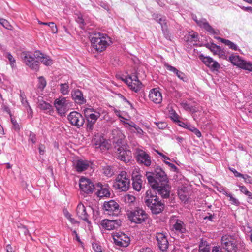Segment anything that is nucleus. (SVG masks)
Listing matches in <instances>:
<instances>
[{
    "mask_svg": "<svg viewBox=\"0 0 252 252\" xmlns=\"http://www.w3.org/2000/svg\"><path fill=\"white\" fill-rule=\"evenodd\" d=\"M92 45L97 52H101L112 43L111 38L101 32H94L90 35Z\"/></svg>",
    "mask_w": 252,
    "mask_h": 252,
    "instance_id": "nucleus-1",
    "label": "nucleus"
},
{
    "mask_svg": "<svg viewBox=\"0 0 252 252\" xmlns=\"http://www.w3.org/2000/svg\"><path fill=\"white\" fill-rule=\"evenodd\" d=\"M148 183L152 188L157 191L162 197L167 198L169 197L170 193L171 187L168 182H162L159 183L154 180L153 174L151 172H147L145 174Z\"/></svg>",
    "mask_w": 252,
    "mask_h": 252,
    "instance_id": "nucleus-2",
    "label": "nucleus"
},
{
    "mask_svg": "<svg viewBox=\"0 0 252 252\" xmlns=\"http://www.w3.org/2000/svg\"><path fill=\"white\" fill-rule=\"evenodd\" d=\"M118 135L119 139L115 142L114 148L118 159L126 163L130 160V152L126 150V147L124 141V135L122 132L118 130Z\"/></svg>",
    "mask_w": 252,
    "mask_h": 252,
    "instance_id": "nucleus-3",
    "label": "nucleus"
},
{
    "mask_svg": "<svg viewBox=\"0 0 252 252\" xmlns=\"http://www.w3.org/2000/svg\"><path fill=\"white\" fill-rule=\"evenodd\" d=\"M129 176L125 171L120 172L113 184V187L120 191H126L129 188Z\"/></svg>",
    "mask_w": 252,
    "mask_h": 252,
    "instance_id": "nucleus-4",
    "label": "nucleus"
},
{
    "mask_svg": "<svg viewBox=\"0 0 252 252\" xmlns=\"http://www.w3.org/2000/svg\"><path fill=\"white\" fill-rule=\"evenodd\" d=\"M128 220L136 224H141L145 222L148 218V215L142 209L137 208L132 211L127 212Z\"/></svg>",
    "mask_w": 252,
    "mask_h": 252,
    "instance_id": "nucleus-5",
    "label": "nucleus"
},
{
    "mask_svg": "<svg viewBox=\"0 0 252 252\" xmlns=\"http://www.w3.org/2000/svg\"><path fill=\"white\" fill-rule=\"evenodd\" d=\"M103 209L105 215L112 216H118L121 212L119 204L114 200L105 201L103 203Z\"/></svg>",
    "mask_w": 252,
    "mask_h": 252,
    "instance_id": "nucleus-6",
    "label": "nucleus"
},
{
    "mask_svg": "<svg viewBox=\"0 0 252 252\" xmlns=\"http://www.w3.org/2000/svg\"><path fill=\"white\" fill-rule=\"evenodd\" d=\"M222 247L227 252H236L238 250V244L234 238L228 235H225L221 237Z\"/></svg>",
    "mask_w": 252,
    "mask_h": 252,
    "instance_id": "nucleus-7",
    "label": "nucleus"
},
{
    "mask_svg": "<svg viewBox=\"0 0 252 252\" xmlns=\"http://www.w3.org/2000/svg\"><path fill=\"white\" fill-rule=\"evenodd\" d=\"M21 57L24 63L31 69L37 71L39 68V62L35 61L34 57H32L29 52H23Z\"/></svg>",
    "mask_w": 252,
    "mask_h": 252,
    "instance_id": "nucleus-8",
    "label": "nucleus"
},
{
    "mask_svg": "<svg viewBox=\"0 0 252 252\" xmlns=\"http://www.w3.org/2000/svg\"><path fill=\"white\" fill-rule=\"evenodd\" d=\"M112 236L114 243L118 246L126 247L130 243L129 237L123 232L113 233Z\"/></svg>",
    "mask_w": 252,
    "mask_h": 252,
    "instance_id": "nucleus-9",
    "label": "nucleus"
},
{
    "mask_svg": "<svg viewBox=\"0 0 252 252\" xmlns=\"http://www.w3.org/2000/svg\"><path fill=\"white\" fill-rule=\"evenodd\" d=\"M67 119L70 124L77 128L81 127L84 124L85 120L82 115L76 111H73L69 113Z\"/></svg>",
    "mask_w": 252,
    "mask_h": 252,
    "instance_id": "nucleus-10",
    "label": "nucleus"
},
{
    "mask_svg": "<svg viewBox=\"0 0 252 252\" xmlns=\"http://www.w3.org/2000/svg\"><path fill=\"white\" fill-rule=\"evenodd\" d=\"M124 81L126 83L130 89L135 92H139L141 88L142 83L135 74L128 76V77L124 79Z\"/></svg>",
    "mask_w": 252,
    "mask_h": 252,
    "instance_id": "nucleus-11",
    "label": "nucleus"
},
{
    "mask_svg": "<svg viewBox=\"0 0 252 252\" xmlns=\"http://www.w3.org/2000/svg\"><path fill=\"white\" fill-rule=\"evenodd\" d=\"M136 159L137 162L143 164L146 166H150L151 164V158L150 156L145 151L139 149H136Z\"/></svg>",
    "mask_w": 252,
    "mask_h": 252,
    "instance_id": "nucleus-12",
    "label": "nucleus"
},
{
    "mask_svg": "<svg viewBox=\"0 0 252 252\" xmlns=\"http://www.w3.org/2000/svg\"><path fill=\"white\" fill-rule=\"evenodd\" d=\"M79 188L81 191L86 194H89L94 191V185L90 179L81 177L79 180Z\"/></svg>",
    "mask_w": 252,
    "mask_h": 252,
    "instance_id": "nucleus-13",
    "label": "nucleus"
},
{
    "mask_svg": "<svg viewBox=\"0 0 252 252\" xmlns=\"http://www.w3.org/2000/svg\"><path fill=\"white\" fill-rule=\"evenodd\" d=\"M93 143L96 149H100L102 152H105L109 148V145L102 135H95Z\"/></svg>",
    "mask_w": 252,
    "mask_h": 252,
    "instance_id": "nucleus-14",
    "label": "nucleus"
},
{
    "mask_svg": "<svg viewBox=\"0 0 252 252\" xmlns=\"http://www.w3.org/2000/svg\"><path fill=\"white\" fill-rule=\"evenodd\" d=\"M68 101L66 98L60 97L55 99L54 101V106L56 107L58 112L61 115H64L68 107Z\"/></svg>",
    "mask_w": 252,
    "mask_h": 252,
    "instance_id": "nucleus-15",
    "label": "nucleus"
},
{
    "mask_svg": "<svg viewBox=\"0 0 252 252\" xmlns=\"http://www.w3.org/2000/svg\"><path fill=\"white\" fill-rule=\"evenodd\" d=\"M199 59L212 71H217L220 67L219 63L209 56H205L201 54L199 56Z\"/></svg>",
    "mask_w": 252,
    "mask_h": 252,
    "instance_id": "nucleus-16",
    "label": "nucleus"
},
{
    "mask_svg": "<svg viewBox=\"0 0 252 252\" xmlns=\"http://www.w3.org/2000/svg\"><path fill=\"white\" fill-rule=\"evenodd\" d=\"M121 221L118 220L104 219L101 220V227L107 230H112L117 229L121 225Z\"/></svg>",
    "mask_w": 252,
    "mask_h": 252,
    "instance_id": "nucleus-17",
    "label": "nucleus"
},
{
    "mask_svg": "<svg viewBox=\"0 0 252 252\" xmlns=\"http://www.w3.org/2000/svg\"><path fill=\"white\" fill-rule=\"evenodd\" d=\"M101 112H95V113H87L85 115L87 120V130L91 131L93 130L94 125L100 117Z\"/></svg>",
    "mask_w": 252,
    "mask_h": 252,
    "instance_id": "nucleus-18",
    "label": "nucleus"
},
{
    "mask_svg": "<svg viewBox=\"0 0 252 252\" xmlns=\"http://www.w3.org/2000/svg\"><path fill=\"white\" fill-rule=\"evenodd\" d=\"M194 20L200 27L205 29L210 34L214 35H219L220 34V31L213 29L205 19H202L199 20L194 19Z\"/></svg>",
    "mask_w": 252,
    "mask_h": 252,
    "instance_id": "nucleus-19",
    "label": "nucleus"
},
{
    "mask_svg": "<svg viewBox=\"0 0 252 252\" xmlns=\"http://www.w3.org/2000/svg\"><path fill=\"white\" fill-rule=\"evenodd\" d=\"M153 177L156 182L159 183L164 182H168V180L166 174L163 169L160 167H157L155 168L154 173H152Z\"/></svg>",
    "mask_w": 252,
    "mask_h": 252,
    "instance_id": "nucleus-20",
    "label": "nucleus"
},
{
    "mask_svg": "<svg viewBox=\"0 0 252 252\" xmlns=\"http://www.w3.org/2000/svg\"><path fill=\"white\" fill-rule=\"evenodd\" d=\"M76 214L77 216L81 220H84L88 223L90 222L89 220V215H88L86 208L85 206L80 202L76 207Z\"/></svg>",
    "mask_w": 252,
    "mask_h": 252,
    "instance_id": "nucleus-21",
    "label": "nucleus"
},
{
    "mask_svg": "<svg viewBox=\"0 0 252 252\" xmlns=\"http://www.w3.org/2000/svg\"><path fill=\"white\" fill-rule=\"evenodd\" d=\"M92 162L91 161L79 159L77 160L74 163L76 170L78 172H81L89 168H92Z\"/></svg>",
    "mask_w": 252,
    "mask_h": 252,
    "instance_id": "nucleus-22",
    "label": "nucleus"
},
{
    "mask_svg": "<svg viewBox=\"0 0 252 252\" xmlns=\"http://www.w3.org/2000/svg\"><path fill=\"white\" fill-rule=\"evenodd\" d=\"M132 186L135 190L139 191L142 187L143 180H142V176L137 171L136 173L133 172L132 174Z\"/></svg>",
    "mask_w": 252,
    "mask_h": 252,
    "instance_id": "nucleus-23",
    "label": "nucleus"
},
{
    "mask_svg": "<svg viewBox=\"0 0 252 252\" xmlns=\"http://www.w3.org/2000/svg\"><path fill=\"white\" fill-rule=\"evenodd\" d=\"M156 239L158 247L162 251H166L168 248V241L163 233H158L156 235Z\"/></svg>",
    "mask_w": 252,
    "mask_h": 252,
    "instance_id": "nucleus-24",
    "label": "nucleus"
},
{
    "mask_svg": "<svg viewBox=\"0 0 252 252\" xmlns=\"http://www.w3.org/2000/svg\"><path fill=\"white\" fill-rule=\"evenodd\" d=\"M149 97L151 101L156 104L160 103L162 100L161 93L158 88H154L151 90Z\"/></svg>",
    "mask_w": 252,
    "mask_h": 252,
    "instance_id": "nucleus-25",
    "label": "nucleus"
},
{
    "mask_svg": "<svg viewBox=\"0 0 252 252\" xmlns=\"http://www.w3.org/2000/svg\"><path fill=\"white\" fill-rule=\"evenodd\" d=\"M34 56L35 58L46 66H49L53 64V61L48 55L43 54L39 50L34 52Z\"/></svg>",
    "mask_w": 252,
    "mask_h": 252,
    "instance_id": "nucleus-26",
    "label": "nucleus"
},
{
    "mask_svg": "<svg viewBox=\"0 0 252 252\" xmlns=\"http://www.w3.org/2000/svg\"><path fill=\"white\" fill-rule=\"evenodd\" d=\"M71 97L75 102L81 105L86 102V99L84 97L83 94L79 89H74L71 91Z\"/></svg>",
    "mask_w": 252,
    "mask_h": 252,
    "instance_id": "nucleus-27",
    "label": "nucleus"
},
{
    "mask_svg": "<svg viewBox=\"0 0 252 252\" xmlns=\"http://www.w3.org/2000/svg\"><path fill=\"white\" fill-rule=\"evenodd\" d=\"M153 205H149L147 206L149 207L153 214H157L161 212L164 208V204L161 201H159L158 199L156 200L155 202L152 203Z\"/></svg>",
    "mask_w": 252,
    "mask_h": 252,
    "instance_id": "nucleus-28",
    "label": "nucleus"
},
{
    "mask_svg": "<svg viewBox=\"0 0 252 252\" xmlns=\"http://www.w3.org/2000/svg\"><path fill=\"white\" fill-rule=\"evenodd\" d=\"M165 66L166 69L173 72L175 75H176L179 79L182 80L184 82H187L188 80L187 77L185 74L183 72L178 70L176 67L172 66L167 63L165 64Z\"/></svg>",
    "mask_w": 252,
    "mask_h": 252,
    "instance_id": "nucleus-29",
    "label": "nucleus"
},
{
    "mask_svg": "<svg viewBox=\"0 0 252 252\" xmlns=\"http://www.w3.org/2000/svg\"><path fill=\"white\" fill-rule=\"evenodd\" d=\"M156 194V192L153 189L152 190L149 189L146 191L145 202L147 206L153 205L152 203L155 202L156 200L158 199Z\"/></svg>",
    "mask_w": 252,
    "mask_h": 252,
    "instance_id": "nucleus-30",
    "label": "nucleus"
},
{
    "mask_svg": "<svg viewBox=\"0 0 252 252\" xmlns=\"http://www.w3.org/2000/svg\"><path fill=\"white\" fill-rule=\"evenodd\" d=\"M219 41L224 43L225 45L228 46L229 48L234 50V51H238L239 50L238 46L235 44L234 42L222 38L220 37H215Z\"/></svg>",
    "mask_w": 252,
    "mask_h": 252,
    "instance_id": "nucleus-31",
    "label": "nucleus"
},
{
    "mask_svg": "<svg viewBox=\"0 0 252 252\" xmlns=\"http://www.w3.org/2000/svg\"><path fill=\"white\" fill-rule=\"evenodd\" d=\"M173 227L176 231H179L182 233H184L186 232L185 224L181 220H177Z\"/></svg>",
    "mask_w": 252,
    "mask_h": 252,
    "instance_id": "nucleus-32",
    "label": "nucleus"
},
{
    "mask_svg": "<svg viewBox=\"0 0 252 252\" xmlns=\"http://www.w3.org/2000/svg\"><path fill=\"white\" fill-rule=\"evenodd\" d=\"M98 196L102 197H109L110 196V192L107 186H101V189L98 191Z\"/></svg>",
    "mask_w": 252,
    "mask_h": 252,
    "instance_id": "nucleus-33",
    "label": "nucleus"
},
{
    "mask_svg": "<svg viewBox=\"0 0 252 252\" xmlns=\"http://www.w3.org/2000/svg\"><path fill=\"white\" fill-rule=\"evenodd\" d=\"M229 61L234 65L239 67L243 60L238 55H232L229 58Z\"/></svg>",
    "mask_w": 252,
    "mask_h": 252,
    "instance_id": "nucleus-34",
    "label": "nucleus"
},
{
    "mask_svg": "<svg viewBox=\"0 0 252 252\" xmlns=\"http://www.w3.org/2000/svg\"><path fill=\"white\" fill-rule=\"evenodd\" d=\"M210 247L206 241H202L199 246V252H210Z\"/></svg>",
    "mask_w": 252,
    "mask_h": 252,
    "instance_id": "nucleus-35",
    "label": "nucleus"
},
{
    "mask_svg": "<svg viewBox=\"0 0 252 252\" xmlns=\"http://www.w3.org/2000/svg\"><path fill=\"white\" fill-rule=\"evenodd\" d=\"M239 67L249 71H252V64L243 60L239 66Z\"/></svg>",
    "mask_w": 252,
    "mask_h": 252,
    "instance_id": "nucleus-36",
    "label": "nucleus"
},
{
    "mask_svg": "<svg viewBox=\"0 0 252 252\" xmlns=\"http://www.w3.org/2000/svg\"><path fill=\"white\" fill-rule=\"evenodd\" d=\"M206 47L210 49L214 55H216L220 48V46L214 43L207 44L206 45Z\"/></svg>",
    "mask_w": 252,
    "mask_h": 252,
    "instance_id": "nucleus-37",
    "label": "nucleus"
},
{
    "mask_svg": "<svg viewBox=\"0 0 252 252\" xmlns=\"http://www.w3.org/2000/svg\"><path fill=\"white\" fill-rule=\"evenodd\" d=\"M40 109L43 110H48L49 112L52 110V105L44 101L40 102L39 105Z\"/></svg>",
    "mask_w": 252,
    "mask_h": 252,
    "instance_id": "nucleus-38",
    "label": "nucleus"
},
{
    "mask_svg": "<svg viewBox=\"0 0 252 252\" xmlns=\"http://www.w3.org/2000/svg\"><path fill=\"white\" fill-rule=\"evenodd\" d=\"M60 92L63 95H66L69 93V85L67 83L60 84Z\"/></svg>",
    "mask_w": 252,
    "mask_h": 252,
    "instance_id": "nucleus-39",
    "label": "nucleus"
},
{
    "mask_svg": "<svg viewBox=\"0 0 252 252\" xmlns=\"http://www.w3.org/2000/svg\"><path fill=\"white\" fill-rule=\"evenodd\" d=\"M20 98L21 102L22 103V105L25 107L26 106H28L29 104V102H28V100L26 98V96L25 95V94L24 92L22 91V90L20 91Z\"/></svg>",
    "mask_w": 252,
    "mask_h": 252,
    "instance_id": "nucleus-40",
    "label": "nucleus"
},
{
    "mask_svg": "<svg viewBox=\"0 0 252 252\" xmlns=\"http://www.w3.org/2000/svg\"><path fill=\"white\" fill-rule=\"evenodd\" d=\"M124 200L126 203L130 204L135 202V197L132 195L126 194L124 196Z\"/></svg>",
    "mask_w": 252,
    "mask_h": 252,
    "instance_id": "nucleus-41",
    "label": "nucleus"
},
{
    "mask_svg": "<svg viewBox=\"0 0 252 252\" xmlns=\"http://www.w3.org/2000/svg\"><path fill=\"white\" fill-rule=\"evenodd\" d=\"M65 217L70 221V222L73 224L79 223V222L74 219L72 218V215L68 212V211L65 210L63 211Z\"/></svg>",
    "mask_w": 252,
    "mask_h": 252,
    "instance_id": "nucleus-42",
    "label": "nucleus"
},
{
    "mask_svg": "<svg viewBox=\"0 0 252 252\" xmlns=\"http://www.w3.org/2000/svg\"><path fill=\"white\" fill-rule=\"evenodd\" d=\"M5 56L8 58L10 64L12 68L15 67V60L13 58V56L11 55L10 53L7 52L5 54Z\"/></svg>",
    "mask_w": 252,
    "mask_h": 252,
    "instance_id": "nucleus-43",
    "label": "nucleus"
},
{
    "mask_svg": "<svg viewBox=\"0 0 252 252\" xmlns=\"http://www.w3.org/2000/svg\"><path fill=\"white\" fill-rule=\"evenodd\" d=\"M103 173L108 177L112 176L114 173L110 166H104L103 168Z\"/></svg>",
    "mask_w": 252,
    "mask_h": 252,
    "instance_id": "nucleus-44",
    "label": "nucleus"
},
{
    "mask_svg": "<svg viewBox=\"0 0 252 252\" xmlns=\"http://www.w3.org/2000/svg\"><path fill=\"white\" fill-rule=\"evenodd\" d=\"M178 195L182 201L186 202L187 201L188 198L187 193L184 192L182 189L178 191Z\"/></svg>",
    "mask_w": 252,
    "mask_h": 252,
    "instance_id": "nucleus-45",
    "label": "nucleus"
},
{
    "mask_svg": "<svg viewBox=\"0 0 252 252\" xmlns=\"http://www.w3.org/2000/svg\"><path fill=\"white\" fill-rule=\"evenodd\" d=\"M10 119L14 129L16 131H19L20 129V126L17 123V121L13 118L12 117H10Z\"/></svg>",
    "mask_w": 252,
    "mask_h": 252,
    "instance_id": "nucleus-46",
    "label": "nucleus"
},
{
    "mask_svg": "<svg viewBox=\"0 0 252 252\" xmlns=\"http://www.w3.org/2000/svg\"><path fill=\"white\" fill-rule=\"evenodd\" d=\"M189 130L194 133V134H195L198 138L201 137L202 136L200 131L197 128H195L193 126H192L191 125L190 126H189Z\"/></svg>",
    "mask_w": 252,
    "mask_h": 252,
    "instance_id": "nucleus-47",
    "label": "nucleus"
},
{
    "mask_svg": "<svg viewBox=\"0 0 252 252\" xmlns=\"http://www.w3.org/2000/svg\"><path fill=\"white\" fill-rule=\"evenodd\" d=\"M0 24L6 29L10 30L11 28V26L10 25L9 22L5 19L0 18Z\"/></svg>",
    "mask_w": 252,
    "mask_h": 252,
    "instance_id": "nucleus-48",
    "label": "nucleus"
},
{
    "mask_svg": "<svg viewBox=\"0 0 252 252\" xmlns=\"http://www.w3.org/2000/svg\"><path fill=\"white\" fill-rule=\"evenodd\" d=\"M85 115L87 114V113H95V112H101L100 109H94L93 108H87L84 110Z\"/></svg>",
    "mask_w": 252,
    "mask_h": 252,
    "instance_id": "nucleus-49",
    "label": "nucleus"
},
{
    "mask_svg": "<svg viewBox=\"0 0 252 252\" xmlns=\"http://www.w3.org/2000/svg\"><path fill=\"white\" fill-rule=\"evenodd\" d=\"M228 197L229 198V201L231 202L232 204L236 206H238L240 205V203L239 201V200L236 198H235L232 194Z\"/></svg>",
    "mask_w": 252,
    "mask_h": 252,
    "instance_id": "nucleus-50",
    "label": "nucleus"
},
{
    "mask_svg": "<svg viewBox=\"0 0 252 252\" xmlns=\"http://www.w3.org/2000/svg\"><path fill=\"white\" fill-rule=\"evenodd\" d=\"M123 123L126 125L125 127L130 130H131L132 128H135L137 126L134 122L132 121H130L129 122H127L126 121H124Z\"/></svg>",
    "mask_w": 252,
    "mask_h": 252,
    "instance_id": "nucleus-51",
    "label": "nucleus"
},
{
    "mask_svg": "<svg viewBox=\"0 0 252 252\" xmlns=\"http://www.w3.org/2000/svg\"><path fill=\"white\" fill-rule=\"evenodd\" d=\"M48 26L50 27L51 32L53 33H57L58 32L57 27L54 22H49L48 23Z\"/></svg>",
    "mask_w": 252,
    "mask_h": 252,
    "instance_id": "nucleus-52",
    "label": "nucleus"
},
{
    "mask_svg": "<svg viewBox=\"0 0 252 252\" xmlns=\"http://www.w3.org/2000/svg\"><path fill=\"white\" fill-rule=\"evenodd\" d=\"M39 84L38 87L39 88L43 89L46 85V81L43 77H39Z\"/></svg>",
    "mask_w": 252,
    "mask_h": 252,
    "instance_id": "nucleus-53",
    "label": "nucleus"
},
{
    "mask_svg": "<svg viewBox=\"0 0 252 252\" xmlns=\"http://www.w3.org/2000/svg\"><path fill=\"white\" fill-rule=\"evenodd\" d=\"M158 22L161 25L163 31L164 30V29H166L167 27V23L165 19L160 18L158 19Z\"/></svg>",
    "mask_w": 252,
    "mask_h": 252,
    "instance_id": "nucleus-54",
    "label": "nucleus"
},
{
    "mask_svg": "<svg viewBox=\"0 0 252 252\" xmlns=\"http://www.w3.org/2000/svg\"><path fill=\"white\" fill-rule=\"evenodd\" d=\"M239 188L241 192L245 194L246 195H250L251 192H250L248 190V189L246 187H245L244 186H240H240H239Z\"/></svg>",
    "mask_w": 252,
    "mask_h": 252,
    "instance_id": "nucleus-55",
    "label": "nucleus"
},
{
    "mask_svg": "<svg viewBox=\"0 0 252 252\" xmlns=\"http://www.w3.org/2000/svg\"><path fill=\"white\" fill-rule=\"evenodd\" d=\"M229 169L234 174V176L236 177H243V174L238 172L235 169L229 167Z\"/></svg>",
    "mask_w": 252,
    "mask_h": 252,
    "instance_id": "nucleus-56",
    "label": "nucleus"
},
{
    "mask_svg": "<svg viewBox=\"0 0 252 252\" xmlns=\"http://www.w3.org/2000/svg\"><path fill=\"white\" fill-rule=\"evenodd\" d=\"M134 129H135L137 134L139 135V137H142L143 136L144 132L139 126L137 125Z\"/></svg>",
    "mask_w": 252,
    "mask_h": 252,
    "instance_id": "nucleus-57",
    "label": "nucleus"
},
{
    "mask_svg": "<svg viewBox=\"0 0 252 252\" xmlns=\"http://www.w3.org/2000/svg\"><path fill=\"white\" fill-rule=\"evenodd\" d=\"M1 107L3 111L6 112L9 115L10 117H12V115L11 113L10 109L8 106L3 104L1 106Z\"/></svg>",
    "mask_w": 252,
    "mask_h": 252,
    "instance_id": "nucleus-58",
    "label": "nucleus"
},
{
    "mask_svg": "<svg viewBox=\"0 0 252 252\" xmlns=\"http://www.w3.org/2000/svg\"><path fill=\"white\" fill-rule=\"evenodd\" d=\"M216 55H218L220 58L223 59H226L227 57L225 55L224 52L221 49V48L219 49V51H218V52Z\"/></svg>",
    "mask_w": 252,
    "mask_h": 252,
    "instance_id": "nucleus-59",
    "label": "nucleus"
},
{
    "mask_svg": "<svg viewBox=\"0 0 252 252\" xmlns=\"http://www.w3.org/2000/svg\"><path fill=\"white\" fill-rule=\"evenodd\" d=\"M93 249L96 252H101V247L100 245L97 244V243H93L92 244Z\"/></svg>",
    "mask_w": 252,
    "mask_h": 252,
    "instance_id": "nucleus-60",
    "label": "nucleus"
},
{
    "mask_svg": "<svg viewBox=\"0 0 252 252\" xmlns=\"http://www.w3.org/2000/svg\"><path fill=\"white\" fill-rule=\"evenodd\" d=\"M29 139L30 140H31V141L33 144H35L36 143V135L32 131H31L30 133Z\"/></svg>",
    "mask_w": 252,
    "mask_h": 252,
    "instance_id": "nucleus-61",
    "label": "nucleus"
},
{
    "mask_svg": "<svg viewBox=\"0 0 252 252\" xmlns=\"http://www.w3.org/2000/svg\"><path fill=\"white\" fill-rule=\"evenodd\" d=\"M244 179V181L247 183L252 184V178L248 175H243V177H241Z\"/></svg>",
    "mask_w": 252,
    "mask_h": 252,
    "instance_id": "nucleus-62",
    "label": "nucleus"
},
{
    "mask_svg": "<svg viewBox=\"0 0 252 252\" xmlns=\"http://www.w3.org/2000/svg\"><path fill=\"white\" fill-rule=\"evenodd\" d=\"M181 105L186 110L189 111L191 109V106H190L187 102H182L181 103Z\"/></svg>",
    "mask_w": 252,
    "mask_h": 252,
    "instance_id": "nucleus-63",
    "label": "nucleus"
},
{
    "mask_svg": "<svg viewBox=\"0 0 252 252\" xmlns=\"http://www.w3.org/2000/svg\"><path fill=\"white\" fill-rule=\"evenodd\" d=\"M157 126L161 129L165 128L167 126V124L165 122H160L156 123Z\"/></svg>",
    "mask_w": 252,
    "mask_h": 252,
    "instance_id": "nucleus-64",
    "label": "nucleus"
}]
</instances>
